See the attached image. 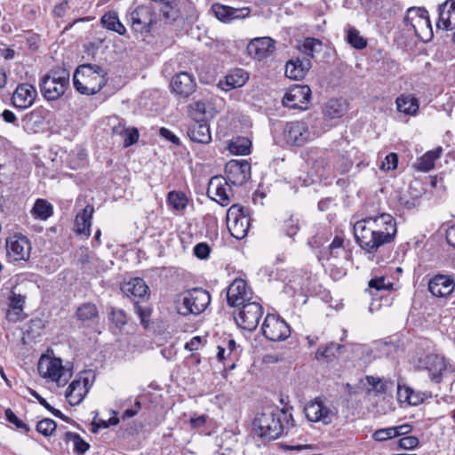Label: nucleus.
<instances>
[{"label":"nucleus","mask_w":455,"mask_h":455,"mask_svg":"<svg viewBox=\"0 0 455 455\" xmlns=\"http://www.w3.org/2000/svg\"><path fill=\"white\" fill-rule=\"evenodd\" d=\"M396 433L395 428L393 427H387V428H381V429H378L376 430L372 436L374 438V440L376 441H379V442H383V441H387V440H389L393 437H396Z\"/></svg>","instance_id":"54"},{"label":"nucleus","mask_w":455,"mask_h":455,"mask_svg":"<svg viewBox=\"0 0 455 455\" xmlns=\"http://www.w3.org/2000/svg\"><path fill=\"white\" fill-rule=\"evenodd\" d=\"M191 141L198 144H209L212 141L210 125L205 120L196 121L190 124L187 130Z\"/></svg>","instance_id":"28"},{"label":"nucleus","mask_w":455,"mask_h":455,"mask_svg":"<svg viewBox=\"0 0 455 455\" xmlns=\"http://www.w3.org/2000/svg\"><path fill=\"white\" fill-rule=\"evenodd\" d=\"M341 347H342L340 345L331 342L326 345L323 349H318L315 352V358L317 360H330L336 356Z\"/></svg>","instance_id":"48"},{"label":"nucleus","mask_w":455,"mask_h":455,"mask_svg":"<svg viewBox=\"0 0 455 455\" xmlns=\"http://www.w3.org/2000/svg\"><path fill=\"white\" fill-rule=\"evenodd\" d=\"M371 228L377 231L379 235H386L387 233L390 235L389 242L395 241L397 228L395 218L389 213H378L375 215H368L360 220Z\"/></svg>","instance_id":"12"},{"label":"nucleus","mask_w":455,"mask_h":455,"mask_svg":"<svg viewBox=\"0 0 455 455\" xmlns=\"http://www.w3.org/2000/svg\"><path fill=\"white\" fill-rule=\"evenodd\" d=\"M354 235L356 243L371 260L381 247L391 243L388 233L386 235H379L359 220L354 225Z\"/></svg>","instance_id":"3"},{"label":"nucleus","mask_w":455,"mask_h":455,"mask_svg":"<svg viewBox=\"0 0 455 455\" xmlns=\"http://www.w3.org/2000/svg\"><path fill=\"white\" fill-rule=\"evenodd\" d=\"M304 411L309 421L322 422L325 425L330 424L335 415L333 410L326 406L320 398L307 404Z\"/></svg>","instance_id":"19"},{"label":"nucleus","mask_w":455,"mask_h":455,"mask_svg":"<svg viewBox=\"0 0 455 455\" xmlns=\"http://www.w3.org/2000/svg\"><path fill=\"white\" fill-rule=\"evenodd\" d=\"M188 199L181 191H170L167 195V204L177 212H181L187 208Z\"/></svg>","instance_id":"38"},{"label":"nucleus","mask_w":455,"mask_h":455,"mask_svg":"<svg viewBox=\"0 0 455 455\" xmlns=\"http://www.w3.org/2000/svg\"><path fill=\"white\" fill-rule=\"evenodd\" d=\"M393 287V283L387 281L384 275L372 277L368 283L369 290L380 291H390Z\"/></svg>","instance_id":"49"},{"label":"nucleus","mask_w":455,"mask_h":455,"mask_svg":"<svg viewBox=\"0 0 455 455\" xmlns=\"http://www.w3.org/2000/svg\"><path fill=\"white\" fill-rule=\"evenodd\" d=\"M251 299L252 292L244 280L235 279L228 287L227 300L230 307H240Z\"/></svg>","instance_id":"18"},{"label":"nucleus","mask_w":455,"mask_h":455,"mask_svg":"<svg viewBox=\"0 0 455 455\" xmlns=\"http://www.w3.org/2000/svg\"><path fill=\"white\" fill-rule=\"evenodd\" d=\"M275 42L268 36L252 39L247 45L248 54L254 60H261L272 55Z\"/></svg>","instance_id":"20"},{"label":"nucleus","mask_w":455,"mask_h":455,"mask_svg":"<svg viewBox=\"0 0 455 455\" xmlns=\"http://www.w3.org/2000/svg\"><path fill=\"white\" fill-rule=\"evenodd\" d=\"M299 229V220L294 219L293 216H291L284 221V231L288 236L293 237L298 233Z\"/></svg>","instance_id":"57"},{"label":"nucleus","mask_w":455,"mask_h":455,"mask_svg":"<svg viewBox=\"0 0 455 455\" xmlns=\"http://www.w3.org/2000/svg\"><path fill=\"white\" fill-rule=\"evenodd\" d=\"M110 319L117 328L123 327L127 322V317L124 311L116 308H112L110 313Z\"/></svg>","instance_id":"55"},{"label":"nucleus","mask_w":455,"mask_h":455,"mask_svg":"<svg viewBox=\"0 0 455 455\" xmlns=\"http://www.w3.org/2000/svg\"><path fill=\"white\" fill-rule=\"evenodd\" d=\"M347 43L350 44L354 48L361 50L366 47V39L360 35V32L355 28H350L347 31Z\"/></svg>","instance_id":"46"},{"label":"nucleus","mask_w":455,"mask_h":455,"mask_svg":"<svg viewBox=\"0 0 455 455\" xmlns=\"http://www.w3.org/2000/svg\"><path fill=\"white\" fill-rule=\"evenodd\" d=\"M454 288V281L449 275H437L428 282V290L435 297H446Z\"/></svg>","instance_id":"27"},{"label":"nucleus","mask_w":455,"mask_h":455,"mask_svg":"<svg viewBox=\"0 0 455 455\" xmlns=\"http://www.w3.org/2000/svg\"><path fill=\"white\" fill-rule=\"evenodd\" d=\"M134 307L137 315L140 318L141 323L146 326L149 320L150 310L148 307H143L140 305V301H135Z\"/></svg>","instance_id":"61"},{"label":"nucleus","mask_w":455,"mask_h":455,"mask_svg":"<svg viewBox=\"0 0 455 455\" xmlns=\"http://www.w3.org/2000/svg\"><path fill=\"white\" fill-rule=\"evenodd\" d=\"M429 395L425 392L415 391L411 388L409 405H419Z\"/></svg>","instance_id":"60"},{"label":"nucleus","mask_w":455,"mask_h":455,"mask_svg":"<svg viewBox=\"0 0 455 455\" xmlns=\"http://www.w3.org/2000/svg\"><path fill=\"white\" fill-rule=\"evenodd\" d=\"M322 42L318 39L307 37L298 46L299 50L307 56L306 59L313 58L315 52L322 51Z\"/></svg>","instance_id":"39"},{"label":"nucleus","mask_w":455,"mask_h":455,"mask_svg":"<svg viewBox=\"0 0 455 455\" xmlns=\"http://www.w3.org/2000/svg\"><path fill=\"white\" fill-rule=\"evenodd\" d=\"M122 291L134 302L144 300L148 298V286L142 278H133L124 283L121 287Z\"/></svg>","instance_id":"25"},{"label":"nucleus","mask_w":455,"mask_h":455,"mask_svg":"<svg viewBox=\"0 0 455 455\" xmlns=\"http://www.w3.org/2000/svg\"><path fill=\"white\" fill-rule=\"evenodd\" d=\"M403 23L423 42L433 38L434 33L428 12L424 7H411L407 10Z\"/></svg>","instance_id":"6"},{"label":"nucleus","mask_w":455,"mask_h":455,"mask_svg":"<svg viewBox=\"0 0 455 455\" xmlns=\"http://www.w3.org/2000/svg\"><path fill=\"white\" fill-rule=\"evenodd\" d=\"M106 70L100 66L83 64L74 73V86L82 94L93 95L106 84Z\"/></svg>","instance_id":"2"},{"label":"nucleus","mask_w":455,"mask_h":455,"mask_svg":"<svg viewBox=\"0 0 455 455\" xmlns=\"http://www.w3.org/2000/svg\"><path fill=\"white\" fill-rule=\"evenodd\" d=\"M248 73L242 68L231 70L225 77V90H231L242 87L248 80Z\"/></svg>","instance_id":"36"},{"label":"nucleus","mask_w":455,"mask_h":455,"mask_svg":"<svg viewBox=\"0 0 455 455\" xmlns=\"http://www.w3.org/2000/svg\"><path fill=\"white\" fill-rule=\"evenodd\" d=\"M227 225L233 237L238 240L245 237L250 228V218L245 209L233 204L227 212Z\"/></svg>","instance_id":"9"},{"label":"nucleus","mask_w":455,"mask_h":455,"mask_svg":"<svg viewBox=\"0 0 455 455\" xmlns=\"http://www.w3.org/2000/svg\"><path fill=\"white\" fill-rule=\"evenodd\" d=\"M7 419L14 424L18 428H22L26 431H29V427L22 420H20L10 409L5 412Z\"/></svg>","instance_id":"63"},{"label":"nucleus","mask_w":455,"mask_h":455,"mask_svg":"<svg viewBox=\"0 0 455 455\" xmlns=\"http://www.w3.org/2000/svg\"><path fill=\"white\" fill-rule=\"evenodd\" d=\"M311 60L309 59H291L285 66V75L290 79L301 80L311 68Z\"/></svg>","instance_id":"29"},{"label":"nucleus","mask_w":455,"mask_h":455,"mask_svg":"<svg viewBox=\"0 0 455 455\" xmlns=\"http://www.w3.org/2000/svg\"><path fill=\"white\" fill-rule=\"evenodd\" d=\"M225 179L234 186H242L251 177V164L246 160H231L225 166Z\"/></svg>","instance_id":"16"},{"label":"nucleus","mask_w":455,"mask_h":455,"mask_svg":"<svg viewBox=\"0 0 455 455\" xmlns=\"http://www.w3.org/2000/svg\"><path fill=\"white\" fill-rule=\"evenodd\" d=\"M171 86L175 93L188 97L195 91L196 83L188 73L180 72L172 78Z\"/></svg>","instance_id":"31"},{"label":"nucleus","mask_w":455,"mask_h":455,"mask_svg":"<svg viewBox=\"0 0 455 455\" xmlns=\"http://www.w3.org/2000/svg\"><path fill=\"white\" fill-rule=\"evenodd\" d=\"M210 246L205 243H197L194 247V253L199 259H206L210 254Z\"/></svg>","instance_id":"62"},{"label":"nucleus","mask_w":455,"mask_h":455,"mask_svg":"<svg viewBox=\"0 0 455 455\" xmlns=\"http://www.w3.org/2000/svg\"><path fill=\"white\" fill-rule=\"evenodd\" d=\"M344 251V238L336 235L328 247V251L323 253L322 258L330 259L331 258L338 259Z\"/></svg>","instance_id":"41"},{"label":"nucleus","mask_w":455,"mask_h":455,"mask_svg":"<svg viewBox=\"0 0 455 455\" xmlns=\"http://www.w3.org/2000/svg\"><path fill=\"white\" fill-rule=\"evenodd\" d=\"M42 117V110L40 109H35L28 114H26L23 118L22 122L26 126H28L29 123L34 122L37 123L40 121V118Z\"/></svg>","instance_id":"64"},{"label":"nucleus","mask_w":455,"mask_h":455,"mask_svg":"<svg viewBox=\"0 0 455 455\" xmlns=\"http://www.w3.org/2000/svg\"><path fill=\"white\" fill-rule=\"evenodd\" d=\"M251 141L243 137H239L232 140L228 149L234 155L246 156L250 154Z\"/></svg>","instance_id":"43"},{"label":"nucleus","mask_w":455,"mask_h":455,"mask_svg":"<svg viewBox=\"0 0 455 455\" xmlns=\"http://www.w3.org/2000/svg\"><path fill=\"white\" fill-rule=\"evenodd\" d=\"M426 368L431 381L439 384L454 371L452 365L444 356L430 354L426 357Z\"/></svg>","instance_id":"14"},{"label":"nucleus","mask_w":455,"mask_h":455,"mask_svg":"<svg viewBox=\"0 0 455 455\" xmlns=\"http://www.w3.org/2000/svg\"><path fill=\"white\" fill-rule=\"evenodd\" d=\"M301 157L310 166L311 172L320 179H325L333 172L332 158L323 150L309 148L302 152Z\"/></svg>","instance_id":"8"},{"label":"nucleus","mask_w":455,"mask_h":455,"mask_svg":"<svg viewBox=\"0 0 455 455\" xmlns=\"http://www.w3.org/2000/svg\"><path fill=\"white\" fill-rule=\"evenodd\" d=\"M31 212L36 218L45 220L52 215L53 210L52 204L46 200L37 199Z\"/></svg>","instance_id":"40"},{"label":"nucleus","mask_w":455,"mask_h":455,"mask_svg":"<svg viewBox=\"0 0 455 455\" xmlns=\"http://www.w3.org/2000/svg\"><path fill=\"white\" fill-rule=\"evenodd\" d=\"M24 303L25 297L12 291L9 296V309L6 318L11 322L20 321L22 318Z\"/></svg>","instance_id":"34"},{"label":"nucleus","mask_w":455,"mask_h":455,"mask_svg":"<svg viewBox=\"0 0 455 455\" xmlns=\"http://www.w3.org/2000/svg\"><path fill=\"white\" fill-rule=\"evenodd\" d=\"M37 97L36 87L28 83L18 84L12 97V102L16 108L25 109L31 107Z\"/></svg>","instance_id":"21"},{"label":"nucleus","mask_w":455,"mask_h":455,"mask_svg":"<svg viewBox=\"0 0 455 455\" xmlns=\"http://www.w3.org/2000/svg\"><path fill=\"white\" fill-rule=\"evenodd\" d=\"M442 148H438L435 150H430L419 157L414 164V168L419 172H428L434 168L435 162L440 157Z\"/></svg>","instance_id":"35"},{"label":"nucleus","mask_w":455,"mask_h":455,"mask_svg":"<svg viewBox=\"0 0 455 455\" xmlns=\"http://www.w3.org/2000/svg\"><path fill=\"white\" fill-rule=\"evenodd\" d=\"M436 28L447 31L455 29V0H446L438 6Z\"/></svg>","instance_id":"23"},{"label":"nucleus","mask_w":455,"mask_h":455,"mask_svg":"<svg viewBox=\"0 0 455 455\" xmlns=\"http://www.w3.org/2000/svg\"><path fill=\"white\" fill-rule=\"evenodd\" d=\"M7 259L10 262L28 261L31 253V243L27 236L14 234L6 239Z\"/></svg>","instance_id":"11"},{"label":"nucleus","mask_w":455,"mask_h":455,"mask_svg":"<svg viewBox=\"0 0 455 455\" xmlns=\"http://www.w3.org/2000/svg\"><path fill=\"white\" fill-rule=\"evenodd\" d=\"M333 172L345 173L351 168V161L345 156H336L335 161L332 160Z\"/></svg>","instance_id":"52"},{"label":"nucleus","mask_w":455,"mask_h":455,"mask_svg":"<svg viewBox=\"0 0 455 455\" xmlns=\"http://www.w3.org/2000/svg\"><path fill=\"white\" fill-rule=\"evenodd\" d=\"M37 370L41 377L58 386H65L72 376L71 369L64 366L60 358L47 355L40 357Z\"/></svg>","instance_id":"7"},{"label":"nucleus","mask_w":455,"mask_h":455,"mask_svg":"<svg viewBox=\"0 0 455 455\" xmlns=\"http://www.w3.org/2000/svg\"><path fill=\"white\" fill-rule=\"evenodd\" d=\"M366 380L372 389L378 394H385L394 386V383L391 380H384L373 376H367Z\"/></svg>","instance_id":"44"},{"label":"nucleus","mask_w":455,"mask_h":455,"mask_svg":"<svg viewBox=\"0 0 455 455\" xmlns=\"http://www.w3.org/2000/svg\"><path fill=\"white\" fill-rule=\"evenodd\" d=\"M100 21L104 28L115 31L121 36L124 35L126 32L125 27L120 22L117 13L114 11L106 12L101 17Z\"/></svg>","instance_id":"37"},{"label":"nucleus","mask_w":455,"mask_h":455,"mask_svg":"<svg viewBox=\"0 0 455 455\" xmlns=\"http://www.w3.org/2000/svg\"><path fill=\"white\" fill-rule=\"evenodd\" d=\"M311 90L307 85L296 84L291 86L284 94L283 104L292 109L305 110L308 108Z\"/></svg>","instance_id":"15"},{"label":"nucleus","mask_w":455,"mask_h":455,"mask_svg":"<svg viewBox=\"0 0 455 455\" xmlns=\"http://www.w3.org/2000/svg\"><path fill=\"white\" fill-rule=\"evenodd\" d=\"M230 185L225 177L214 176L209 181L207 195L221 206H227L231 201L232 190Z\"/></svg>","instance_id":"17"},{"label":"nucleus","mask_w":455,"mask_h":455,"mask_svg":"<svg viewBox=\"0 0 455 455\" xmlns=\"http://www.w3.org/2000/svg\"><path fill=\"white\" fill-rule=\"evenodd\" d=\"M90 380L87 377L79 376L68 386L66 398L72 406L78 405L86 396L90 389Z\"/></svg>","instance_id":"22"},{"label":"nucleus","mask_w":455,"mask_h":455,"mask_svg":"<svg viewBox=\"0 0 455 455\" xmlns=\"http://www.w3.org/2000/svg\"><path fill=\"white\" fill-rule=\"evenodd\" d=\"M235 320L237 325L246 331H254L262 316L263 307L259 301L253 300L241 306Z\"/></svg>","instance_id":"10"},{"label":"nucleus","mask_w":455,"mask_h":455,"mask_svg":"<svg viewBox=\"0 0 455 455\" xmlns=\"http://www.w3.org/2000/svg\"><path fill=\"white\" fill-rule=\"evenodd\" d=\"M210 302V293L202 288H194L180 293L176 301L178 312L182 315H197L206 309Z\"/></svg>","instance_id":"4"},{"label":"nucleus","mask_w":455,"mask_h":455,"mask_svg":"<svg viewBox=\"0 0 455 455\" xmlns=\"http://www.w3.org/2000/svg\"><path fill=\"white\" fill-rule=\"evenodd\" d=\"M419 439L416 436L409 435L404 436L399 440V445L402 449L411 450L417 447Z\"/></svg>","instance_id":"59"},{"label":"nucleus","mask_w":455,"mask_h":455,"mask_svg":"<svg viewBox=\"0 0 455 455\" xmlns=\"http://www.w3.org/2000/svg\"><path fill=\"white\" fill-rule=\"evenodd\" d=\"M398 164V156L395 153H390L386 156L381 163L380 169L383 171H393L396 169Z\"/></svg>","instance_id":"56"},{"label":"nucleus","mask_w":455,"mask_h":455,"mask_svg":"<svg viewBox=\"0 0 455 455\" xmlns=\"http://www.w3.org/2000/svg\"><path fill=\"white\" fill-rule=\"evenodd\" d=\"M94 208L92 205H86L80 212L76 214L75 220V231L78 235H84L86 237L91 235V226Z\"/></svg>","instance_id":"32"},{"label":"nucleus","mask_w":455,"mask_h":455,"mask_svg":"<svg viewBox=\"0 0 455 455\" xmlns=\"http://www.w3.org/2000/svg\"><path fill=\"white\" fill-rule=\"evenodd\" d=\"M294 427L292 415L287 409L267 408L253 420L254 431L263 438L276 439Z\"/></svg>","instance_id":"1"},{"label":"nucleus","mask_w":455,"mask_h":455,"mask_svg":"<svg viewBox=\"0 0 455 455\" xmlns=\"http://www.w3.org/2000/svg\"><path fill=\"white\" fill-rule=\"evenodd\" d=\"M57 424L51 419L40 420L36 425V431L44 436H50L55 432Z\"/></svg>","instance_id":"50"},{"label":"nucleus","mask_w":455,"mask_h":455,"mask_svg":"<svg viewBox=\"0 0 455 455\" xmlns=\"http://www.w3.org/2000/svg\"><path fill=\"white\" fill-rule=\"evenodd\" d=\"M261 330L264 337L271 341L285 340L291 335L288 323L283 319L272 314L267 315Z\"/></svg>","instance_id":"13"},{"label":"nucleus","mask_w":455,"mask_h":455,"mask_svg":"<svg viewBox=\"0 0 455 455\" xmlns=\"http://www.w3.org/2000/svg\"><path fill=\"white\" fill-rule=\"evenodd\" d=\"M319 133L310 125L307 120L287 122L283 129V137L288 146L302 147L314 140Z\"/></svg>","instance_id":"5"},{"label":"nucleus","mask_w":455,"mask_h":455,"mask_svg":"<svg viewBox=\"0 0 455 455\" xmlns=\"http://www.w3.org/2000/svg\"><path fill=\"white\" fill-rule=\"evenodd\" d=\"M39 85L43 96L48 100L59 99L65 93L68 87L47 75L43 76Z\"/></svg>","instance_id":"26"},{"label":"nucleus","mask_w":455,"mask_h":455,"mask_svg":"<svg viewBox=\"0 0 455 455\" xmlns=\"http://www.w3.org/2000/svg\"><path fill=\"white\" fill-rule=\"evenodd\" d=\"M46 75L68 86L69 85L70 74L69 71L64 67L57 66L52 68L49 74Z\"/></svg>","instance_id":"51"},{"label":"nucleus","mask_w":455,"mask_h":455,"mask_svg":"<svg viewBox=\"0 0 455 455\" xmlns=\"http://www.w3.org/2000/svg\"><path fill=\"white\" fill-rule=\"evenodd\" d=\"M411 387L406 385H402L400 382L397 384V400L400 403H406L409 405Z\"/></svg>","instance_id":"58"},{"label":"nucleus","mask_w":455,"mask_h":455,"mask_svg":"<svg viewBox=\"0 0 455 455\" xmlns=\"http://www.w3.org/2000/svg\"><path fill=\"white\" fill-rule=\"evenodd\" d=\"M65 441L66 442H72L73 443V450L77 454H84L85 453L89 448L90 445L88 443H86L78 434L73 433V432H66L65 433Z\"/></svg>","instance_id":"42"},{"label":"nucleus","mask_w":455,"mask_h":455,"mask_svg":"<svg viewBox=\"0 0 455 455\" xmlns=\"http://www.w3.org/2000/svg\"><path fill=\"white\" fill-rule=\"evenodd\" d=\"M120 140L124 147H130L138 141L139 132L136 128H128Z\"/></svg>","instance_id":"53"},{"label":"nucleus","mask_w":455,"mask_h":455,"mask_svg":"<svg viewBox=\"0 0 455 455\" xmlns=\"http://www.w3.org/2000/svg\"><path fill=\"white\" fill-rule=\"evenodd\" d=\"M212 11L216 18L223 22H229L235 19L243 18L248 14L247 9H236L220 4H212Z\"/></svg>","instance_id":"33"},{"label":"nucleus","mask_w":455,"mask_h":455,"mask_svg":"<svg viewBox=\"0 0 455 455\" xmlns=\"http://www.w3.org/2000/svg\"><path fill=\"white\" fill-rule=\"evenodd\" d=\"M396 110L409 116H416L419 109V100L412 93L403 92L395 99Z\"/></svg>","instance_id":"30"},{"label":"nucleus","mask_w":455,"mask_h":455,"mask_svg":"<svg viewBox=\"0 0 455 455\" xmlns=\"http://www.w3.org/2000/svg\"><path fill=\"white\" fill-rule=\"evenodd\" d=\"M76 315L81 321H89L98 316V310L94 304L85 303L77 308Z\"/></svg>","instance_id":"45"},{"label":"nucleus","mask_w":455,"mask_h":455,"mask_svg":"<svg viewBox=\"0 0 455 455\" xmlns=\"http://www.w3.org/2000/svg\"><path fill=\"white\" fill-rule=\"evenodd\" d=\"M345 111L343 103L338 100H331L326 104L324 114L331 118L340 117Z\"/></svg>","instance_id":"47"},{"label":"nucleus","mask_w":455,"mask_h":455,"mask_svg":"<svg viewBox=\"0 0 455 455\" xmlns=\"http://www.w3.org/2000/svg\"><path fill=\"white\" fill-rule=\"evenodd\" d=\"M132 28L138 33L148 32L154 22V15L149 7L138 6L131 14Z\"/></svg>","instance_id":"24"}]
</instances>
